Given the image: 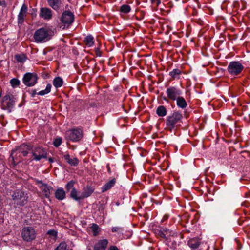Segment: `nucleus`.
Wrapping results in <instances>:
<instances>
[{"instance_id": "nucleus-18", "label": "nucleus", "mask_w": 250, "mask_h": 250, "mask_svg": "<svg viewBox=\"0 0 250 250\" xmlns=\"http://www.w3.org/2000/svg\"><path fill=\"white\" fill-rule=\"evenodd\" d=\"M70 197L76 201H80L83 199L82 193L78 191L76 189H73L70 193Z\"/></svg>"}, {"instance_id": "nucleus-41", "label": "nucleus", "mask_w": 250, "mask_h": 250, "mask_svg": "<svg viewBox=\"0 0 250 250\" xmlns=\"http://www.w3.org/2000/svg\"><path fill=\"white\" fill-rule=\"evenodd\" d=\"M96 52L98 56H100V49L99 48H96Z\"/></svg>"}, {"instance_id": "nucleus-7", "label": "nucleus", "mask_w": 250, "mask_h": 250, "mask_svg": "<svg viewBox=\"0 0 250 250\" xmlns=\"http://www.w3.org/2000/svg\"><path fill=\"white\" fill-rule=\"evenodd\" d=\"M12 197L13 199L20 206L24 205L27 202V194L21 191L17 190L15 191Z\"/></svg>"}, {"instance_id": "nucleus-4", "label": "nucleus", "mask_w": 250, "mask_h": 250, "mask_svg": "<svg viewBox=\"0 0 250 250\" xmlns=\"http://www.w3.org/2000/svg\"><path fill=\"white\" fill-rule=\"evenodd\" d=\"M31 154V160H35L36 161H40L42 158H46L47 157L46 151L42 148L37 147L32 148L30 152Z\"/></svg>"}, {"instance_id": "nucleus-22", "label": "nucleus", "mask_w": 250, "mask_h": 250, "mask_svg": "<svg viewBox=\"0 0 250 250\" xmlns=\"http://www.w3.org/2000/svg\"><path fill=\"white\" fill-rule=\"evenodd\" d=\"M48 3L54 10H58L60 9L61 0H47Z\"/></svg>"}, {"instance_id": "nucleus-3", "label": "nucleus", "mask_w": 250, "mask_h": 250, "mask_svg": "<svg viewBox=\"0 0 250 250\" xmlns=\"http://www.w3.org/2000/svg\"><path fill=\"white\" fill-rule=\"evenodd\" d=\"M167 98L164 97L163 99L166 101L168 100L175 101L179 96L182 94V90L176 86H169L166 91Z\"/></svg>"}, {"instance_id": "nucleus-26", "label": "nucleus", "mask_w": 250, "mask_h": 250, "mask_svg": "<svg viewBox=\"0 0 250 250\" xmlns=\"http://www.w3.org/2000/svg\"><path fill=\"white\" fill-rule=\"evenodd\" d=\"M63 80L60 77H55L53 81V84L56 88L61 87L63 84Z\"/></svg>"}, {"instance_id": "nucleus-8", "label": "nucleus", "mask_w": 250, "mask_h": 250, "mask_svg": "<svg viewBox=\"0 0 250 250\" xmlns=\"http://www.w3.org/2000/svg\"><path fill=\"white\" fill-rule=\"evenodd\" d=\"M37 79L38 77L36 73H27L24 75L23 83L27 86H32L37 83Z\"/></svg>"}, {"instance_id": "nucleus-1", "label": "nucleus", "mask_w": 250, "mask_h": 250, "mask_svg": "<svg viewBox=\"0 0 250 250\" xmlns=\"http://www.w3.org/2000/svg\"><path fill=\"white\" fill-rule=\"evenodd\" d=\"M55 33V30L52 28L42 27L35 32L33 38L36 42L44 43L49 41Z\"/></svg>"}, {"instance_id": "nucleus-11", "label": "nucleus", "mask_w": 250, "mask_h": 250, "mask_svg": "<svg viewBox=\"0 0 250 250\" xmlns=\"http://www.w3.org/2000/svg\"><path fill=\"white\" fill-rule=\"evenodd\" d=\"M74 20V16L72 13L70 11H66L62 15L61 21L63 23L70 24L72 23Z\"/></svg>"}, {"instance_id": "nucleus-16", "label": "nucleus", "mask_w": 250, "mask_h": 250, "mask_svg": "<svg viewBox=\"0 0 250 250\" xmlns=\"http://www.w3.org/2000/svg\"><path fill=\"white\" fill-rule=\"evenodd\" d=\"M201 243L200 240L196 237L191 238L188 242V246L193 250L197 249L201 245Z\"/></svg>"}, {"instance_id": "nucleus-9", "label": "nucleus", "mask_w": 250, "mask_h": 250, "mask_svg": "<svg viewBox=\"0 0 250 250\" xmlns=\"http://www.w3.org/2000/svg\"><path fill=\"white\" fill-rule=\"evenodd\" d=\"M22 237L26 241H30L36 237V233L34 229L31 227H25L22 231Z\"/></svg>"}, {"instance_id": "nucleus-27", "label": "nucleus", "mask_w": 250, "mask_h": 250, "mask_svg": "<svg viewBox=\"0 0 250 250\" xmlns=\"http://www.w3.org/2000/svg\"><path fill=\"white\" fill-rule=\"evenodd\" d=\"M156 113L159 116L163 117L166 115L167 111L164 106H159L156 110Z\"/></svg>"}, {"instance_id": "nucleus-20", "label": "nucleus", "mask_w": 250, "mask_h": 250, "mask_svg": "<svg viewBox=\"0 0 250 250\" xmlns=\"http://www.w3.org/2000/svg\"><path fill=\"white\" fill-rule=\"evenodd\" d=\"M41 188L45 197L47 198H49L50 195V192L53 190V188L45 184H42Z\"/></svg>"}, {"instance_id": "nucleus-5", "label": "nucleus", "mask_w": 250, "mask_h": 250, "mask_svg": "<svg viewBox=\"0 0 250 250\" xmlns=\"http://www.w3.org/2000/svg\"><path fill=\"white\" fill-rule=\"evenodd\" d=\"M244 69L243 65L238 62H230L227 68L228 72L232 76H236L239 74Z\"/></svg>"}, {"instance_id": "nucleus-38", "label": "nucleus", "mask_w": 250, "mask_h": 250, "mask_svg": "<svg viewBox=\"0 0 250 250\" xmlns=\"http://www.w3.org/2000/svg\"><path fill=\"white\" fill-rule=\"evenodd\" d=\"M47 234L52 236L54 239H55L57 237V232L55 230H50L48 231Z\"/></svg>"}, {"instance_id": "nucleus-21", "label": "nucleus", "mask_w": 250, "mask_h": 250, "mask_svg": "<svg viewBox=\"0 0 250 250\" xmlns=\"http://www.w3.org/2000/svg\"><path fill=\"white\" fill-rule=\"evenodd\" d=\"M55 196L58 200H62L65 198V192L62 188H59L56 190Z\"/></svg>"}, {"instance_id": "nucleus-37", "label": "nucleus", "mask_w": 250, "mask_h": 250, "mask_svg": "<svg viewBox=\"0 0 250 250\" xmlns=\"http://www.w3.org/2000/svg\"><path fill=\"white\" fill-rule=\"evenodd\" d=\"M62 143V139L61 137L56 138L53 141V145L55 147L59 146Z\"/></svg>"}, {"instance_id": "nucleus-28", "label": "nucleus", "mask_w": 250, "mask_h": 250, "mask_svg": "<svg viewBox=\"0 0 250 250\" xmlns=\"http://www.w3.org/2000/svg\"><path fill=\"white\" fill-rule=\"evenodd\" d=\"M181 71L179 69H174L169 72V75L174 79H179Z\"/></svg>"}, {"instance_id": "nucleus-42", "label": "nucleus", "mask_w": 250, "mask_h": 250, "mask_svg": "<svg viewBox=\"0 0 250 250\" xmlns=\"http://www.w3.org/2000/svg\"><path fill=\"white\" fill-rule=\"evenodd\" d=\"M106 167H107V171H108V173H109V174H111V169H110V168L109 166V165H108H108H107V166H106Z\"/></svg>"}, {"instance_id": "nucleus-2", "label": "nucleus", "mask_w": 250, "mask_h": 250, "mask_svg": "<svg viewBox=\"0 0 250 250\" xmlns=\"http://www.w3.org/2000/svg\"><path fill=\"white\" fill-rule=\"evenodd\" d=\"M183 115L180 112L174 111L170 116H167L166 122V128L170 131L177 129L181 125Z\"/></svg>"}, {"instance_id": "nucleus-14", "label": "nucleus", "mask_w": 250, "mask_h": 250, "mask_svg": "<svg viewBox=\"0 0 250 250\" xmlns=\"http://www.w3.org/2000/svg\"><path fill=\"white\" fill-rule=\"evenodd\" d=\"M32 146L26 144H22L16 150L18 153H21L23 156H27L28 154L30 153Z\"/></svg>"}, {"instance_id": "nucleus-44", "label": "nucleus", "mask_w": 250, "mask_h": 250, "mask_svg": "<svg viewBox=\"0 0 250 250\" xmlns=\"http://www.w3.org/2000/svg\"><path fill=\"white\" fill-rule=\"evenodd\" d=\"M48 161H49V162L50 163H53V162H54V160H53V159L52 158H49L48 159Z\"/></svg>"}, {"instance_id": "nucleus-19", "label": "nucleus", "mask_w": 250, "mask_h": 250, "mask_svg": "<svg viewBox=\"0 0 250 250\" xmlns=\"http://www.w3.org/2000/svg\"><path fill=\"white\" fill-rule=\"evenodd\" d=\"M116 182V179L113 178L106 183H105L102 188V191L104 192L110 189L113 187Z\"/></svg>"}, {"instance_id": "nucleus-13", "label": "nucleus", "mask_w": 250, "mask_h": 250, "mask_svg": "<svg viewBox=\"0 0 250 250\" xmlns=\"http://www.w3.org/2000/svg\"><path fill=\"white\" fill-rule=\"evenodd\" d=\"M40 16L44 20H49L52 18V11L48 8H41L40 11Z\"/></svg>"}, {"instance_id": "nucleus-31", "label": "nucleus", "mask_w": 250, "mask_h": 250, "mask_svg": "<svg viewBox=\"0 0 250 250\" xmlns=\"http://www.w3.org/2000/svg\"><path fill=\"white\" fill-rule=\"evenodd\" d=\"M111 230L113 232H117L119 236L123 234L124 230L123 228L118 226L112 227Z\"/></svg>"}, {"instance_id": "nucleus-36", "label": "nucleus", "mask_w": 250, "mask_h": 250, "mask_svg": "<svg viewBox=\"0 0 250 250\" xmlns=\"http://www.w3.org/2000/svg\"><path fill=\"white\" fill-rule=\"evenodd\" d=\"M130 10V7L129 5L125 4L123 5L120 8L121 11L125 13H128Z\"/></svg>"}, {"instance_id": "nucleus-25", "label": "nucleus", "mask_w": 250, "mask_h": 250, "mask_svg": "<svg viewBox=\"0 0 250 250\" xmlns=\"http://www.w3.org/2000/svg\"><path fill=\"white\" fill-rule=\"evenodd\" d=\"M14 57L17 62L20 63H23L27 59V57L23 53L16 54Z\"/></svg>"}, {"instance_id": "nucleus-40", "label": "nucleus", "mask_w": 250, "mask_h": 250, "mask_svg": "<svg viewBox=\"0 0 250 250\" xmlns=\"http://www.w3.org/2000/svg\"><path fill=\"white\" fill-rule=\"evenodd\" d=\"M108 250H119L118 248L115 246H112L110 247Z\"/></svg>"}, {"instance_id": "nucleus-46", "label": "nucleus", "mask_w": 250, "mask_h": 250, "mask_svg": "<svg viewBox=\"0 0 250 250\" xmlns=\"http://www.w3.org/2000/svg\"><path fill=\"white\" fill-rule=\"evenodd\" d=\"M1 93L0 92V97H1Z\"/></svg>"}, {"instance_id": "nucleus-10", "label": "nucleus", "mask_w": 250, "mask_h": 250, "mask_svg": "<svg viewBox=\"0 0 250 250\" xmlns=\"http://www.w3.org/2000/svg\"><path fill=\"white\" fill-rule=\"evenodd\" d=\"M16 100L13 95H7L3 97V105H5L8 109H11L14 106Z\"/></svg>"}, {"instance_id": "nucleus-15", "label": "nucleus", "mask_w": 250, "mask_h": 250, "mask_svg": "<svg viewBox=\"0 0 250 250\" xmlns=\"http://www.w3.org/2000/svg\"><path fill=\"white\" fill-rule=\"evenodd\" d=\"M108 243L107 239L99 240L94 246V250H105Z\"/></svg>"}, {"instance_id": "nucleus-32", "label": "nucleus", "mask_w": 250, "mask_h": 250, "mask_svg": "<svg viewBox=\"0 0 250 250\" xmlns=\"http://www.w3.org/2000/svg\"><path fill=\"white\" fill-rule=\"evenodd\" d=\"M54 250H72L67 248V244L65 242H61Z\"/></svg>"}, {"instance_id": "nucleus-34", "label": "nucleus", "mask_w": 250, "mask_h": 250, "mask_svg": "<svg viewBox=\"0 0 250 250\" xmlns=\"http://www.w3.org/2000/svg\"><path fill=\"white\" fill-rule=\"evenodd\" d=\"M10 83L12 87L15 88L18 86L20 85V81L17 79L13 78L10 80Z\"/></svg>"}, {"instance_id": "nucleus-23", "label": "nucleus", "mask_w": 250, "mask_h": 250, "mask_svg": "<svg viewBox=\"0 0 250 250\" xmlns=\"http://www.w3.org/2000/svg\"><path fill=\"white\" fill-rule=\"evenodd\" d=\"M175 100L176 101V104L177 106L180 108L184 109L186 108L188 105L185 99L181 96H179V97H178Z\"/></svg>"}, {"instance_id": "nucleus-39", "label": "nucleus", "mask_w": 250, "mask_h": 250, "mask_svg": "<svg viewBox=\"0 0 250 250\" xmlns=\"http://www.w3.org/2000/svg\"><path fill=\"white\" fill-rule=\"evenodd\" d=\"M151 2L153 4H156V6H158L161 2L160 0H151Z\"/></svg>"}, {"instance_id": "nucleus-17", "label": "nucleus", "mask_w": 250, "mask_h": 250, "mask_svg": "<svg viewBox=\"0 0 250 250\" xmlns=\"http://www.w3.org/2000/svg\"><path fill=\"white\" fill-rule=\"evenodd\" d=\"M63 158L66 162L72 166H76L79 163V160L77 158L73 157L71 158L68 154L64 155Z\"/></svg>"}, {"instance_id": "nucleus-29", "label": "nucleus", "mask_w": 250, "mask_h": 250, "mask_svg": "<svg viewBox=\"0 0 250 250\" xmlns=\"http://www.w3.org/2000/svg\"><path fill=\"white\" fill-rule=\"evenodd\" d=\"M84 42L88 46L91 47L94 44V38L91 35H88L85 38Z\"/></svg>"}, {"instance_id": "nucleus-24", "label": "nucleus", "mask_w": 250, "mask_h": 250, "mask_svg": "<svg viewBox=\"0 0 250 250\" xmlns=\"http://www.w3.org/2000/svg\"><path fill=\"white\" fill-rule=\"evenodd\" d=\"M93 189H92L90 187L87 186L86 187H84L83 188V192H82L83 199L90 196V195L93 193Z\"/></svg>"}, {"instance_id": "nucleus-43", "label": "nucleus", "mask_w": 250, "mask_h": 250, "mask_svg": "<svg viewBox=\"0 0 250 250\" xmlns=\"http://www.w3.org/2000/svg\"><path fill=\"white\" fill-rule=\"evenodd\" d=\"M38 94V93L36 92L35 90H33L32 91V96H34L35 95Z\"/></svg>"}, {"instance_id": "nucleus-12", "label": "nucleus", "mask_w": 250, "mask_h": 250, "mask_svg": "<svg viewBox=\"0 0 250 250\" xmlns=\"http://www.w3.org/2000/svg\"><path fill=\"white\" fill-rule=\"evenodd\" d=\"M28 7L27 6L23 4L20 11L18 16V22L19 24H21L24 21L25 17L27 13Z\"/></svg>"}, {"instance_id": "nucleus-6", "label": "nucleus", "mask_w": 250, "mask_h": 250, "mask_svg": "<svg viewBox=\"0 0 250 250\" xmlns=\"http://www.w3.org/2000/svg\"><path fill=\"white\" fill-rule=\"evenodd\" d=\"M65 137L73 142H77L82 139L83 134L82 130L77 128L66 131Z\"/></svg>"}, {"instance_id": "nucleus-30", "label": "nucleus", "mask_w": 250, "mask_h": 250, "mask_svg": "<svg viewBox=\"0 0 250 250\" xmlns=\"http://www.w3.org/2000/svg\"><path fill=\"white\" fill-rule=\"evenodd\" d=\"M51 87H52V86H51V84H50V83L47 84L45 89L41 90L40 92H39L38 93V95L43 96V95H44L45 94L49 93L51 91Z\"/></svg>"}, {"instance_id": "nucleus-33", "label": "nucleus", "mask_w": 250, "mask_h": 250, "mask_svg": "<svg viewBox=\"0 0 250 250\" xmlns=\"http://www.w3.org/2000/svg\"><path fill=\"white\" fill-rule=\"evenodd\" d=\"M74 184L75 182L73 180H71L67 183L65 186V188L68 192H69L70 190H73V189H76L74 187Z\"/></svg>"}, {"instance_id": "nucleus-35", "label": "nucleus", "mask_w": 250, "mask_h": 250, "mask_svg": "<svg viewBox=\"0 0 250 250\" xmlns=\"http://www.w3.org/2000/svg\"><path fill=\"white\" fill-rule=\"evenodd\" d=\"M91 229L93 232L94 236H96L99 233V226L96 224H93L91 226Z\"/></svg>"}, {"instance_id": "nucleus-45", "label": "nucleus", "mask_w": 250, "mask_h": 250, "mask_svg": "<svg viewBox=\"0 0 250 250\" xmlns=\"http://www.w3.org/2000/svg\"><path fill=\"white\" fill-rule=\"evenodd\" d=\"M160 236L163 238H165L166 237L165 234L163 232H160Z\"/></svg>"}]
</instances>
